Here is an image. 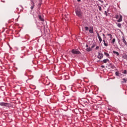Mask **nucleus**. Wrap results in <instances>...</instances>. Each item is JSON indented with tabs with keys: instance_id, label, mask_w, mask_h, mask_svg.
<instances>
[{
	"instance_id": "obj_1",
	"label": "nucleus",
	"mask_w": 127,
	"mask_h": 127,
	"mask_svg": "<svg viewBox=\"0 0 127 127\" xmlns=\"http://www.w3.org/2000/svg\"><path fill=\"white\" fill-rule=\"evenodd\" d=\"M10 104L9 103H6L4 102H0V106L1 107H5V108H8L9 107Z\"/></svg>"
},
{
	"instance_id": "obj_2",
	"label": "nucleus",
	"mask_w": 127,
	"mask_h": 127,
	"mask_svg": "<svg viewBox=\"0 0 127 127\" xmlns=\"http://www.w3.org/2000/svg\"><path fill=\"white\" fill-rule=\"evenodd\" d=\"M71 53L73 54H81V52H80V51L76 50V49H73L71 51Z\"/></svg>"
},
{
	"instance_id": "obj_3",
	"label": "nucleus",
	"mask_w": 127,
	"mask_h": 127,
	"mask_svg": "<svg viewBox=\"0 0 127 127\" xmlns=\"http://www.w3.org/2000/svg\"><path fill=\"white\" fill-rule=\"evenodd\" d=\"M75 13L76 15H77V16H78L79 17H81L82 16V13L81 12V11L79 10H76L75 11Z\"/></svg>"
},
{
	"instance_id": "obj_4",
	"label": "nucleus",
	"mask_w": 127,
	"mask_h": 127,
	"mask_svg": "<svg viewBox=\"0 0 127 127\" xmlns=\"http://www.w3.org/2000/svg\"><path fill=\"white\" fill-rule=\"evenodd\" d=\"M103 57H104V55H103V54L99 53L97 58H98V59H102Z\"/></svg>"
},
{
	"instance_id": "obj_5",
	"label": "nucleus",
	"mask_w": 127,
	"mask_h": 127,
	"mask_svg": "<svg viewBox=\"0 0 127 127\" xmlns=\"http://www.w3.org/2000/svg\"><path fill=\"white\" fill-rule=\"evenodd\" d=\"M97 35L99 40L101 43V42H102V41H103V40L102 39V38H101V36H100V34H99V33H97Z\"/></svg>"
},
{
	"instance_id": "obj_6",
	"label": "nucleus",
	"mask_w": 127,
	"mask_h": 127,
	"mask_svg": "<svg viewBox=\"0 0 127 127\" xmlns=\"http://www.w3.org/2000/svg\"><path fill=\"white\" fill-rule=\"evenodd\" d=\"M117 21L118 22H121V21H123V16H122V15H120L119 19Z\"/></svg>"
},
{
	"instance_id": "obj_7",
	"label": "nucleus",
	"mask_w": 127,
	"mask_h": 127,
	"mask_svg": "<svg viewBox=\"0 0 127 127\" xmlns=\"http://www.w3.org/2000/svg\"><path fill=\"white\" fill-rule=\"evenodd\" d=\"M93 48H94V46H93L91 48H87L86 49V51H87V52H90V51H92V49H93Z\"/></svg>"
},
{
	"instance_id": "obj_8",
	"label": "nucleus",
	"mask_w": 127,
	"mask_h": 127,
	"mask_svg": "<svg viewBox=\"0 0 127 127\" xmlns=\"http://www.w3.org/2000/svg\"><path fill=\"white\" fill-rule=\"evenodd\" d=\"M89 31L90 32V33H94L93 27H90L89 28Z\"/></svg>"
},
{
	"instance_id": "obj_9",
	"label": "nucleus",
	"mask_w": 127,
	"mask_h": 127,
	"mask_svg": "<svg viewBox=\"0 0 127 127\" xmlns=\"http://www.w3.org/2000/svg\"><path fill=\"white\" fill-rule=\"evenodd\" d=\"M39 18L41 21H44V19L42 18V17H41V15H39Z\"/></svg>"
},
{
	"instance_id": "obj_10",
	"label": "nucleus",
	"mask_w": 127,
	"mask_h": 127,
	"mask_svg": "<svg viewBox=\"0 0 127 127\" xmlns=\"http://www.w3.org/2000/svg\"><path fill=\"white\" fill-rule=\"evenodd\" d=\"M123 42L124 43V44H125V45H127V41H126V40L125 39V38H124V37H123Z\"/></svg>"
},
{
	"instance_id": "obj_11",
	"label": "nucleus",
	"mask_w": 127,
	"mask_h": 127,
	"mask_svg": "<svg viewBox=\"0 0 127 127\" xmlns=\"http://www.w3.org/2000/svg\"><path fill=\"white\" fill-rule=\"evenodd\" d=\"M114 54H116L117 56H119L120 55V54L118 52L113 51Z\"/></svg>"
},
{
	"instance_id": "obj_12",
	"label": "nucleus",
	"mask_w": 127,
	"mask_h": 127,
	"mask_svg": "<svg viewBox=\"0 0 127 127\" xmlns=\"http://www.w3.org/2000/svg\"><path fill=\"white\" fill-rule=\"evenodd\" d=\"M104 54H105V55L107 57H110V55L108 53H106V52H105L104 53Z\"/></svg>"
},
{
	"instance_id": "obj_13",
	"label": "nucleus",
	"mask_w": 127,
	"mask_h": 127,
	"mask_svg": "<svg viewBox=\"0 0 127 127\" xmlns=\"http://www.w3.org/2000/svg\"><path fill=\"white\" fill-rule=\"evenodd\" d=\"M108 61H109V59H105V60H104L103 61V62L104 63H107V62H108Z\"/></svg>"
},
{
	"instance_id": "obj_14",
	"label": "nucleus",
	"mask_w": 127,
	"mask_h": 127,
	"mask_svg": "<svg viewBox=\"0 0 127 127\" xmlns=\"http://www.w3.org/2000/svg\"><path fill=\"white\" fill-rule=\"evenodd\" d=\"M103 42H104V45L105 46H108V43H106V41H105V40H103Z\"/></svg>"
},
{
	"instance_id": "obj_15",
	"label": "nucleus",
	"mask_w": 127,
	"mask_h": 127,
	"mask_svg": "<svg viewBox=\"0 0 127 127\" xmlns=\"http://www.w3.org/2000/svg\"><path fill=\"white\" fill-rule=\"evenodd\" d=\"M28 78L30 80H31V79H32L33 78V75H29L28 76Z\"/></svg>"
},
{
	"instance_id": "obj_16",
	"label": "nucleus",
	"mask_w": 127,
	"mask_h": 127,
	"mask_svg": "<svg viewBox=\"0 0 127 127\" xmlns=\"http://www.w3.org/2000/svg\"><path fill=\"white\" fill-rule=\"evenodd\" d=\"M115 74L116 76H120V73L119 72V71H116L115 72Z\"/></svg>"
},
{
	"instance_id": "obj_17",
	"label": "nucleus",
	"mask_w": 127,
	"mask_h": 127,
	"mask_svg": "<svg viewBox=\"0 0 127 127\" xmlns=\"http://www.w3.org/2000/svg\"><path fill=\"white\" fill-rule=\"evenodd\" d=\"M108 36H110V38L112 39L113 38V36H112V34H107Z\"/></svg>"
},
{
	"instance_id": "obj_18",
	"label": "nucleus",
	"mask_w": 127,
	"mask_h": 127,
	"mask_svg": "<svg viewBox=\"0 0 127 127\" xmlns=\"http://www.w3.org/2000/svg\"><path fill=\"white\" fill-rule=\"evenodd\" d=\"M115 42H116V39L114 38L112 40V43H113V44H114V43H115Z\"/></svg>"
},
{
	"instance_id": "obj_19",
	"label": "nucleus",
	"mask_w": 127,
	"mask_h": 127,
	"mask_svg": "<svg viewBox=\"0 0 127 127\" xmlns=\"http://www.w3.org/2000/svg\"><path fill=\"white\" fill-rule=\"evenodd\" d=\"M124 59H126V60H127V55H125L124 56H123Z\"/></svg>"
},
{
	"instance_id": "obj_20",
	"label": "nucleus",
	"mask_w": 127,
	"mask_h": 127,
	"mask_svg": "<svg viewBox=\"0 0 127 127\" xmlns=\"http://www.w3.org/2000/svg\"><path fill=\"white\" fill-rule=\"evenodd\" d=\"M117 25H118V27H121V26H122V24L121 23L117 24Z\"/></svg>"
},
{
	"instance_id": "obj_21",
	"label": "nucleus",
	"mask_w": 127,
	"mask_h": 127,
	"mask_svg": "<svg viewBox=\"0 0 127 127\" xmlns=\"http://www.w3.org/2000/svg\"><path fill=\"white\" fill-rule=\"evenodd\" d=\"M98 8H99L100 11H101L102 10V7H101V6H98Z\"/></svg>"
},
{
	"instance_id": "obj_22",
	"label": "nucleus",
	"mask_w": 127,
	"mask_h": 127,
	"mask_svg": "<svg viewBox=\"0 0 127 127\" xmlns=\"http://www.w3.org/2000/svg\"><path fill=\"white\" fill-rule=\"evenodd\" d=\"M85 29L86 30V31H87V30L89 29V28L87 26L85 27Z\"/></svg>"
},
{
	"instance_id": "obj_23",
	"label": "nucleus",
	"mask_w": 127,
	"mask_h": 127,
	"mask_svg": "<svg viewBox=\"0 0 127 127\" xmlns=\"http://www.w3.org/2000/svg\"><path fill=\"white\" fill-rule=\"evenodd\" d=\"M123 80L124 83H127V79H126L125 78H123Z\"/></svg>"
},
{
	"instance_id": "obj_24",
	"label": "nucleus",
	"mask_w": 127,
	"mask_h": 127,
	"mask_svg": "<svg viewBox=\"0 0 127 127\" xmlns=\"http://www.w3.org/2000/svg\"><path fill=\"white\" fill-rule=\"evenodd\" d=\"M33 8H34V5H33L31 6V9H33Z\"/></svg>"
},
{
	"instance_id": "obj_25",
	"label": "nucleus",
	"mask_w": 127,
	"mask_h": 127,
	"mask_svg": "<svg viewBox=\"0 0 127 127\" xmlns=\"http://www.w3.org/2000/svg\"><path fill=\"white\" fill-rule=\"evenodd\" d=\"M105 14L106 15V16H108V13H107V11H105Z\"/></svg>"
},
{
	"instance_id": "obj_26",
	"label": "nucleus",
	"mask_w": 127,
	"mask_h": 127,
	"mask_svg": "<svg viewBox=\"0 0 127 127\" xmlns=\"http://www.w3.org/2000/svg\"><path fill=\"white\" fill-rule=\"evenodd\" d=\"M124 74H127V70H125L123 72Z\"/></svg>"
},
{
	"instance_id": "obj_27",
	"label": "nucleus",
	"mask_w": 127,
	"mask_h": 127,
	"mask_svg": "<svg viewBox=\"0 0 127 127\" xmlns=\"http://www.w3.org/2000/svg\"><path fill=\"white\" fill-rule=\"evenodd\" d=\"M119 15H117L116 16V18L117 19H118V18H119Z\"/></svg>"
},
{
	"instance_id": "obj_28",
	"label": "nucleus",
	"mask_w": 127,
	"mask_h": 127,
	"mask_svg": "<svg viewBox=\"0 0 127 127\" xmlns=\"http://www.w3.org/2000/svg\"><path fill=\"white\" fill-rule=\"evenodd\" d=\"M99 48H100V47L97 46V47H96L95 49L98 50V49H99Z\"/></svg>"
},
{
	"instance_id": "obj_29",
	"label": "nucleus",
	"mask_w": 127,
	"mask_h": 127,
	"mask_svg": "<svg viewBox=\"0 0 127 127\" xmlns=\"http://www.w3.org/2000/svg\"><path fill=\"white\" fill-rule=\"evenodd\" d=\"M99 0V1L101 2L102 3H103V2H104V1H103V0Z\"/></svg>"
},
{
	"instance_id": "obj_30",
	"label": "nucleus",
	"mask_w": 127,
	"mask_h": 127,
	"mask_svg": "<svg viewBox=\"0 0 127 127\" xmlns=\"http://www.w3.org/2000/svg\"><path fill=\"white\" fill-rule=\"evenodd\" d=\"M124 82H125V81H121V84H124Z\"/></svg>"
},
{
	"instance_id": "obj_31",
	"label": "nucleus",
	"mask_w": 127,
	"mask_h": 127,
	"mask_svg": "<svg viewBox=\"0 0 127 127\" xmlns=\"http://www.w3.org/2000/svg\"><path fill=\"white\" fill-rule=\"evenodd\" d=\"M101 67H102V68H105V66H104V65H102Z\"/></svg>"
},
{
	"instance_id": "obj_32",
	"label": "nucleus",
	"mask_w": 127,
	"mask_h": 127,
	"mask_svg": "<svg viewBox=\"0 0 127 127\" xmlns=\"http://www.w3.org/2000/svg\"><path fill=\"white\" fill-rule=\"evenodd\" d=\"M86 47H89V46L88 45H86Z\"/></svg>"
},
{
	"instance_id": "obj_33",
	"label": "nucleus",
	"mask_w": 127,
	"mask_h": 127,
	"mask_svg": "<svg viewBox=\"0 0 127 127\" xmlns=\"http://www.w3.org/2000/svg\"><path fill=\"white\" fill-rule=\"evenodd\" d=\"M40 5H41V3H39V6H40Z\"/></svg>"
},
{
	"instance_id": "obj_34",
	"label": "nucleus",
	"mask_w": 127,
	"mask_h": 127,
	"mask_svg": "<svg viewBox=\"0 0 127 127\" xmlns=\"http://www.w3.org/2000/svg\"><path fill=\"white\" fill-rule=\"evenodd\" d=\"M77 1H81V0H77Z\"/></svg>"
},
{
	"instance_id": "obj_35",
	"label": "nucleus",
	"mask_w": 127,
	"mask_h": 127,
	"mask_svg": "<svg viewBox=\"0 0 127 127\" xmlns=\"http://www.w3.org/2000/svg\"><path fill=\"white\" fill-rule=\"evenodd\" d=\"M103 36H105V34H103Z\"/></svg>"
}]
</instances>
